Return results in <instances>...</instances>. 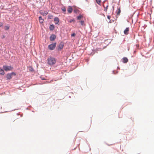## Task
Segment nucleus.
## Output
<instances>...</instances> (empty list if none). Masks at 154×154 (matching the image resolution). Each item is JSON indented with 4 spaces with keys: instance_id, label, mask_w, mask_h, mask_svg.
<instances>
[{
    "instance_id": "nucleus-21",
    "label": "nucleus",
    "mask_w": 154,
    "mask_h": 154,
    "mask_svg": "<svg viewBox=\"0 0 154 154\" xmlns=\"http://www.w3.org/2000/svg\"><path fill=\"white\" fill-rule=\"evenodd\" d=\"M120 12H121V10L120 9H119L118 11L117 12V15H119L120 14Z\"/></svg>"
},
{
    "instance_id": "nucleus-3",
    "label": "nucleus",
    "mask_w": 154,
    "mask_h": 154,
    "mask_svg": "<svg viewBox=\"0 0 154 154\" xmlns=\"http://www.w3.org/2000/svg\"><path fill=\"white\" fill-rule=\"evenodd\" d=\"M3 68L5 71L11 70L13 69V68L11 66H4Z\"/></svg>"
},
{
    "instance_id": "nucleus-7",
    "label": "nucleus",
    "mask_w": 154,
    "mask_h": 154,
    "mask_svg": "<svg viewBox=\"0 0 154 154\" xmlns=\"http://www.w3.org/2000/svg\"><path fill=\"white\" fill-rule=\"evenodd\" d=\"M12 75L11 73H8L6 75V77L7 79H10L12 78Z\"/></svg>"
},
{
    "instance_id": "nucleus-28",
    "label": "nucleus",
    "mask_w": 154,
    "mask_h": 154,
    "mask_svg": "<svg viewBox=\"0 0 154 154\" xmlns=\"http://www.w3.org/2000/svg\"><path fill=\"white\" fill-rule=\"evenodd\" d=\"M5 37V36L4 35H3V36L2 38H4Z\"/></svg>"
},
{
    "instance_id": "nucleus-20",
    "label": "nucleus",
    "mask_w": 154,
    "mask_h": 154,
    "mask_svg": "<svg viewBox=\"0 0 154 154\" xmlns=\"http://www.w3.org/2000/svg\"><path fill=\"white\" fill-rule=\"evenodd\" d=\"M72 22H75V20L73 19H71L69 21V23H72Z\"/></svg>"
},
{
    "instance_id": "nucleus-15",
    "label": "nucleus",
    "mask_w": 154,
    "mask_h": 154,
    "mask_svg": "<svg viewBox=\"0 0 154 154\" xmlns=\"http://www.w3.org/2000/svg\"><path fill=\"white\" fill-rule=\"evenodd\" d=\"M82 26H85V22L84 20H81L79 22Z\"/></svg>"
},
{
    "instance_id": "nucleus-4",
    "label": "nucleus",
    "mask_w": 154,
    "mask_h": 154,
    "mask_svg": "<svg viewBox=\"0 0 154 154\" xmlns=\"http://www.w3.org/2000/svg\"><path fill=\"white\" fill-rule=\"evenodd\" d=\"M56 38V35L53 34L51 35L50 37V40L51 41H53L55 40V39Z\"/></svg>"
},
{
    "instance_id": "nucleus-11",
    "label": "nucleus",
    "mask_w": 154,
    "mask_h": 154,
    "mask_svg": "<svg viewBox=\"0 0 154 154\" xmlns=\"http://www.w3.org/2000/svg\"><path fill=\"white\" fill-rule=\"evenodd\" d=\"M39 20L40 23H42L44 22V20L42 18L41 16L39 17Z\"/></svg>"
},
{
    "instance_id": "nucleus-14",
    "label": "nucleus",
    "mask_w": 154,
    "mask_h": 154,
    "mask_svg": "<svg viewBox=\"0 0 154 154\" xmlns=\"http://www.w3.org/2000/svg\"><path fill=\"white\" fill-rule=\"evenodd\" d=\"M0 74L3 75L5 74L4 72L2 69H0Z\"/></svg>"
},
{
    "instance_id": "nucleus-23",
    "label": "nucleus",
    "mask_w": 154,
    "mask_h": 154,
    "mask_svg": "<svg viewBox=\"0 0 154 154\" xmlns=\"http://www.w3.org/2000/svg\"><path fill=\"white\" fill-rule=\"evenodd\" d=\"M75 35V33H73L71 34V36H74Z\"/></svg>"
},
{
    "instance_id": "nucleus-1",
    "label": "nucleus",
    "mask_w": 154,
    "mask_h": 154,
    "mask_svg": "<svg viewBox=\"0 0 154 154\" xmlns=\"http://www.w3.org/2000/svg\"><path fill=\"white\" fill-rule=\"evenodd\" d=\"M47 60L48 64L52 66L54 65L56 63L57 59L54 57H50Z\"/></svg>"
},
{
    "instance_id": "nucleus-26",
    "label": "nucleus",
    "mask_w": 154,
    "mask_h": 154,
    "mask_svg": "<svg viewBox=\"0 0 154 154\" xmlns=\"http://www.w3.org/2000/svg\"><path fill=\"white\" fill-rule=\"evenodd\" d=\"M107 18L108 19H109V20L110 19V18H111V17L110 16H109V15L107 16Z\"/></svg>"
},
{
    "instance_id": "nucleus-2",
    "label": "nucleus",
    "mask_w": 154,
    "mask_h": 154,
    "mask_svg": "<svg viewBox=\"0 0 154 154\" xmlns=\"http://www.w3.org/2000/svg\"><path fill=\"white\" fill-rule=\"evenodd\" d=\"M56 45V43L50 45L48 46V48L50 50H53L55 48Z\"/></svg>"
},
{
    "instance_id": "nucleus-24",
    "label": "nucleus",
    "mask_w": 154,
    "mask_h": 154,
    "mask_svg": "<svg viewBox=\"0 0 154 154\" xmlns=\"http://www.w3.org/2000/svg\"><path fill=\"white\" fill-rule=\"evenodd\" d=\"M30 69H29V70H30L31 71H33V69L31 67H30Z\"/></svg>"
},
{
    "instance_id": "nucleus-13",
    "label": "nucleus",
    "mask_w": 154,
    "mask_h": 154,
    "mask_svg": "<svg viewBox=\"0 0 154 154\" xmlns=\"http://www.w3.org/2000/svg\"><path fill=\"white\" fill-rule=\"evenodd\" d=\"M54 26L53 25H50L49 27V28L50 30H53L54 29Z\"/></svg>"
},
{
    "instance_id": "nucleus-6",
    "label": "nucleus",
    "mask_w": 154,
    "mask_h": 154,
    "mask_svg": "<svg viewBox=\"0 0 154 154\" xmlns=\"http://www.w3.org/2000/svg\"><path fill=\"white\" fill-rule=\"evenodd\" d=\"M40 13L43 16H45L46 15L48 14V12L47 11H44L43 12L42 11H40Z\"/></svg>"
},
{
    "instance_id": "nucleus-19",
    "label": "nucleus",
    "mask_w": 154,
    "mask_h": 154,
    "mask_svg": "<svg viewBox=\"0 0 154 154\" xmlns=\"http://www.w3.org/2000/svg\"><path fill=\"white\" fill-rule=\"evenodd\" d=\"M9 27L8 26H5V30H8L9 29Z\"/></svg>"
},
{
    "instance_id": "nucleus-18",
    "label": "nucleus",
    "mask_w": 154,
    "mask_h": 154,
    "mask_svg": "<svg viewBox=\"0 0 154 154\" xmlns=\"http://www.w3.org/2000/svg\"><path fill=\"white\" fill-rule=\"evenodd\" d=\"M63 12H65L66 11V9L65 7H63L61 8Z\"/></svg>"
},
{
    "instance_id": "nucleus-12",
    "label": "nucleus",
    "mask_w": 154,
    "mask_h": 154,
    "mask_svg": "<svg viewBox=\"0 0 154 154\" xmlns=\"http://www.w3.org/2000/svg\"><path fill=\"white\" fill-rule=\"evenodd\" d=\"M63 45L62 44V43H60L58 46L59 48L60 49H61L62 48H63Z\"/></svg>"
},
{
    "instance_id": "nucleus-16",
    "label": "nucleus",
    "mask_w": 154,
    "mask_h": 154,
    "mask_svg": "<svg viewBox=\"0 0 154 154\" xmlns=\"http://www.w3.org/2000/svg\"><path fill=\"white\" fill-rule=\"evenodd\" d=\"M83 17V16L82 15H80L78 16L77 17V19L78 20H80Z\"/></svg>"
},
{
    "instance_id": "nucleus-10",
    "label": "nucleus",
    "mask_w": 154,
    "mask_h": 154,
    "mask_svg": "<svg viewBox=\"0 0 154 154\" xmlns=\"http://www.w3.org/2000/svg\"><path fill=\"white\" fill-rule=\"evenodd\" d=\"M123 62L124 63H126L128 61V60L127 58L124 57L122 59Z\"/></svg>"
},
{
    "instance_id": "nucleus-17",
    "label": "nucleus",
    "mask_w": 154,
    "mask_h": 154,
    "mask_svg": "<svg viewBox=\"0 0 154 154\" xmlns=\"http://www.w3.org/2000/svg\"><path fill=\"white\" fill-rule=\"evenodd\" d=\"M96 1L98 4L100 5L101 2V0H96Z\"/></svg>"
},
{
    "instance_id": "nucleus-8",
    "label": "nucleus",
    "mask_w": 154,
    "mask_h": 154,
    "mask_svg": "<svg viewBox=\"0 0 154 154\" xmlns=\"http://www.w3.org/2000/svg\"><path fill=\"white\" fill-rule=\"evenodd\" d=\"M72 9L71 7L69 6L68 9L67 11L69 13H71L72 12Z\"/></svg>"
},
{
    "instance_id": "nucleus-9",
    "label": "nucleus",
    "mask_w": 154,
    "mask_h": 154,
    "mask_svg": "<svg viewBox=\"0 0 154 154\" xmlns=\"http://www.w3.org/2000/svg\"><path fill=\"white\" fill-rule=\"evenodd\" d=\"M129 31V28L128 27L126 28L125 30L124 31V33L125 35H127L128 33V32Z\"/></svg>"
},
{
    "instance_id": "nucleus-25",
    "label": "nucleus",
    "mask_w": 154,
    "mask_h": 154,
    "mask_svg": "<svg viewBox=\"0 0 154 154\" xmlns=\"http://www.w3.org/2000/svg\"><path fill=\"white\" fill-rule=\"evenodd\" d=\"M11 74L12 75H16V74L14 72H12L11 73Z\"/></svg>"
},
{
    "instance_id": "nucleus-5",
    "label": "nucleus",
    "mask_w": 154,
    "mask_h": 154,
    "mask_svg": "<svg viewBox=\"0 0 154 154\" xmlns=\"http://www.w3.org/2000/svg\"><path fill=\"white\" fill-rule=\"evenodd\" d=\"M54 20L55 24H57L59 22V20L58 18L57 17H55L54 18Z\"/></svg>"
},
{
    "instance_id": "nucleus-22",
    "label": "nucleus",
    "mask_w": 154,
    "mask_h": 154,
    "mask_svg": "<svg viewBox=\"0 0 154 154\" xmlns=\"http://www.w3.org/2000/svg\"><path fill=\"white\" fill-rule=\"evenodd\" d=\"M108 8V5H107L106 7L105 8V9H104V11H106V12L107 11V10Z\"/></svg>"
},
{
    "instance_id": "nucleus-27",
    "label": "nucleus",
    "mask_w": 154,
    "mask_h": 154,
    "mask_svg": "<svg viewBox=\"0 0 154 154\" xmlns=\"http://www.w3.org/2000/svg\"><path fill=\"white\" fill-rule=\"evenodd\" d=\"M3 25V24L2 22H0V27L2 26Z\"/></svg>"
}]
</instances>
